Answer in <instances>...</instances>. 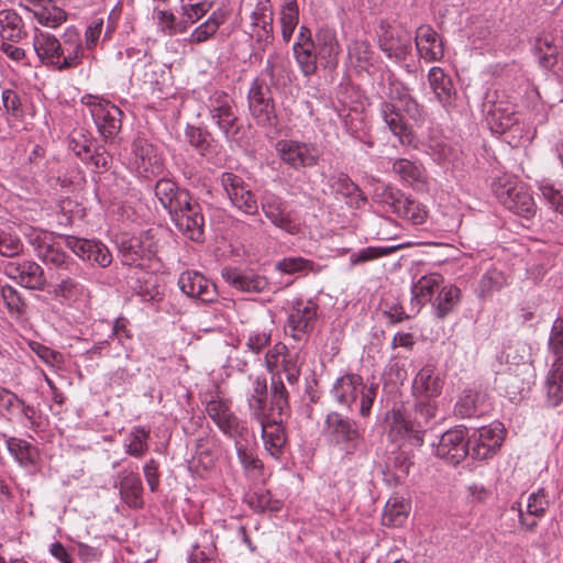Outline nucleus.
Masks as SVG:
<instances>
[{
  "instance_id": "39448f33",
  "label": "nucleus",
  "mask_w": 563,
  "mask_h": 563,
  "mask_svg": "<svg viewBox=\"0 0 563 563\" xmlns=\"http://www.w3.org/2000/svg\"><path fill=\"white\" fill-rule=\"evenodd\" d=\"M80 101L88 108L100 135L106 141L112 140L122 126L121 109L111 101L93 95H85Z\"/></svg>"
},
{
  "instance_id": "a18cd8bd",
  "label": "nucleus",
  "mask_w": 563,
  "mask_h": 563,
  "mask_svg": "<svg viewBox=\"0 0 563 563\" xmlns=\"http://www.w3.org/2000/svg\"><path fill=\"white\" fill-rule=\"evenodd\" d=\"M276 268L282 273L288 275H292L296 273L307 274L309 272L318 274L321 272L320 265L301 256L285 257L277 262Z\"/></svg>"
},
{
  "instance_id": "f704fd0d",
  "label": "nucleus",
  "mask_w": 563,
  "mask_h": 563,
  "mask_svg": "<svg viewBox=\"0 0 563 563\" xmlns=\"http://www.w3.org/2000/svg\"><path fill=\"white\" fill-rule=\"evenodd\" d=\"M267 383L266 378L256 376L252 379L251 389L246 394L247 406L254 420H263L266 415Z\"/></svg>"
},
{
  "instance_id": "5701e85b",
  "label": "nucleus",
  "mask_w": 563,
  "mask_h": 563,
  "mask_svg": "<svg viewBox=\"0 0 563 563\" xmlns=\"http://www.w3.org/2000/svg\"><path fill=\"white\" fill-rule=\"evenodd\" d=\"M428 82L437 100L451 112L456 107V90L451 77L441 67H431L428 73Z\"/></svg>"
},
{
  "instance_id": "7ed1b4c3",
  "label": "nucleus",
  "mask_w": 563,
  "mask_h": 563,
  "mask_svg": "<svg viewBox=\"0 0 563 563\" xmlns=\"http://www.w3.org/2000/svg\"><path fill=\"white\" fill-rule=\"evenodd\" d=\"M378 384H364L363 378L357 374H346L336 379L331 394L336 402L349 409L360 398V415L367 417L376 398Z\"/></svg>"
},
{
  "instance_id": "de8ad7c7",
  "label": "nucleus",
  "mask_w": 563,
  "mask_h": 563,
  "mask_svg": "<svg viewBox=\"0 0 563 563\" xmlns=\"http://www.w3.org/2000/svg\"><path fill=\"white\" fill-rule=\"evenodd\" d=\"M245 501L257 512H277L282 508V503L273 499L271 493L265 489H257L246 495Z\"/></svg>"
},
{
  "instance_id": "4d7b16f0",
  "label": "nucleus",
  "mask_w": 563,
  "mask_h": 563,
  "mask_svg": "<svg viewBox=\"0 0 563 563\" xmlns=\"http://www.w3.org/2000/svg\"><path fill=\"white\" fill-rule=\"evenodd\" d=\"M400 249V245L396 246H368L365 249H362L357 253H353L350 257L351 265H360L364 264L366 262L387 256L397 250Z\"/></svg>"
},
{
  "instance_id": "79ce46f5",
  "label": "nucleus",
  "mask_w": 563,
  "mask_h": 563,
  "mask_svg": "<svg viewBox=\"0 0 563 563\" xmlns=\"http://www.w3.org/2000/svg\"><path fill=\"white\" fill-rule=\"evenodd\" d=\"M426 427H418L415 422L407 421L400 411L393 412L391 430H397L410 441L411 445L420 446L423 443Z\"/></svg>"
},
{
  "instance_id": "f257e3e1",
  "label": "nucleus",
  "mask_w": 563,
  "mask_h": 563,
  "mask_svg": "<svg viewBox=\"0 0 563 563\" xmlns=\"http://www.w3.org/2000/svg\"><path fill=\"white\" fill-rule=\"evenodd\" d=\"M496 198L512 213L530 220L537 212V205L528 186L515 176L504 175L492 184Z\"/></svg>"
},
{
  "instance_id": "4468645a",
  "label": "nucleus",
  "mask_w": 563,
  "mask_h": 563,
  "mask_svg": "<svg viewBox=\"0 0 563 563\" xmlns=\"http://www.w3.org/2000/svg\"><path fill=\"white\" fill-rule=\"evenodd\" d=\"M261 208L271 223L288 234L296 235L300 232V222L288 211L286 202L274 194L265 195L261 200Z\"/></svg>"
},
{
  "instance_id": "20e7f679",
  "label": "nucleus",
  "mask_w": 563,
  "mask_h": 563,
  "mask_svg": "<svg viewBox=\"0 0 563 563\" xmlns=\"http://www.w3.org/2000/svg\"><path fill=\"white\" fill-rule=\"evenodd\" d=\"M549 351L553 363L547 375L544 388L547 402L558 407L563 401V319L556 318L549 336Z\"/></svg>"
},
{
  "instance_id": "8fccbe9b",
  "label": "nucleus",
  "mask_w": 563,
  "mask_h": 563,
  "mask_svg": "<svg viewBox=\"0 0 563 563\" xmlns=\"http://www.w3.org/2000/svg\"><path fill=\"white\" fill-rule=\"evenodd\" d=\"M332 188L342 196L350 198V203L358 206V201L365 202L366 197L360 187L344 173L339 174L333 183Z\"/></svg>"
},
{
  "instance_id": "58836bf2",
  "label": "nucleus",
  "mask_w": 563,
  "mask_h": 563,
  "mask_svg": "<svg viewBox=\"0 0 563 563\" xmlns=\"http://www.w3.org/2000/svg\"><path fill=\"white\" fill-rule=\"evenodd\" d=\"M507 285L508 278L505 273L497 268H490L478 280L476 288L477 297L482 300L492 298L495 292L500 291Z\"/></svg>"
},
{
  "instance_id": "ddd939ff",
  "label": "nucleus",
  "mask_w": 563,
  "mask_h": 563,
  "mask_svg": "<svg viewBox=\"0 0 563 563\" xmlns=\"http://www.w3.org/2000/svg\"><path fill=\"white\" fill-rule=\"evenodd\" d=\"M485 120L490 131L503 134L518 120L515 104L505 98H492L487 96L483 104Z\"/></svg>"
},
{
  "instance_id": "603ef678",
  "label": "nucleus",
  "mask_w": 563,
  "mask_h": 563,
  "mask_svg": "<svg viewBox=\"0 0 563 563\" xmlns=\"http://www.w3.org/2000/svg\"><path fill=\"white\" fill-rule=\"evenodd\" d=\"M250 112L256 121V124L262 128L276 130L279 125L274 100L266 102L265 106H258L250 110Z\"/></svg>"
},
{
  "instance_id": "37998d69",
  "label": "nucleus",
  "mask_w": 563,
  "mask_h": 563,
  "mask_svg": "<svg viewBox=\"0 0 563 563\" xmlns=\"http://www.w3.org/2000/svg\"><path fill=\"white\" fill-rule=\"evenodd\" d=\"M294 57L303 76L310 77L317 73L319 57L316 54V43L310 45H298L292 47Z\"/></svg>"
},
{
  "instance_id": "2eb2a0df",
  "label": "nucleus",
  "mask_w": 563,
  "mask_h": 563,
  "mask_svg": "<svg viewBox=\"0 0 563 563\" xmlns=\"http://www.w3.org/2000/svg\"><path fill=\"white\" fill-rule=\"evenodd\" d=\"M221 185L236 209L251 216L257 213L258 206L255 195L240 176L233 173H223Z\"/></svg>"
},
{
  "instance_id": "393cba45",
  "label": "nucleus",
  "mask_w": 563,
  "mask_h": 563,
  "mask_svg": "<svg viewBox=\"0 0 563 563\" xmlns=\"http://www.w3.org/2000/svg\"><path fill=\"white\" fill-rule=\"evenodd\" d=\"M316 49L320 64L328 69L336 68L341 45L333 29L321 27L316 33Z\"/></svg>"
},
{
  "instance_id": "423d86ee",
  "label": "nucleus",
  "mask_w": 563,
  "mask_h": 563,
  "mask_svg": "<svg viewBox=\"0 0 563 563\" xmlns=\"http://www.w3.org/2000/svg\"><path fill=\"white\" fill-rule=\"evenodd\" d=\"M318 317L319 306L316 301L297 298L291 301L286 331L294 340L301 341L314 330Z\"/></svg>"
},
{
  "instance_id": "a211bd4d",
  "label": "nucleus",
  "mask_w": 563,
  "mask_h": 563,
  "mask_svg": "<svg viewBox=\"0 0 563 563\" xmlns=\"http://www.w3.org/2000/svg\"><path fill=\"white\" fill-rule=\"evenodd\" d=\"M156 251L157 243L152 231H143L139 236H134L121 244V261L124 265H140V260L144 257L150 258Z\"/></svg>"
},
{
  "instance_id": "6e6552de",
  "label": "nucleus",
  "mask_w": 563,
  "mask_h": 563,
  "mask_svg": "<svg viewBox=\"0 0 563 563\" xmlns=\"http://www.w3.org/2000/svg\"><path fill=\"white\" fill-rule=\"evenodd\" d=\"M275 150L280 161L295 169L312 167L319 159L313 144L297 140H279Z\"/></svg>"
},
{
  "instance_id": "a19ab883",
  "label": "nucleus",
  "mask_w": 563,
  "mask_h": 563,
  "mask_svg": "<svg viewBox=\"0 0 563 563\" xmlns=\"http://www.w3.org/2000/svg\"><path fill=\"white\" fill-rule=\"evenodd\" d=\"M484 395L467 390L455 405L454 412L461 418H470L484 412Z\"/></svg>"
},
{
  "instance_id": "412c9836",
  "label": "nucleus",
  "mask_w": 563,
  "mask_h": 563,
  "mask_svg": "<svg viewBox=\"0 0 563 563\" xmlns=\"http://www.w3.org/2000/svg\"><path fill=\"white\" fill-rule=\"evenodd\" d=\"M5 274L15 279L21 286L43 290L46 286V278L43 268L33 261L22 263H9L5 266Z\"/></svg>"
},
{
  "instance_id": "f3484780",
  "label": "nucleus",
  "mask_w": 563,
  "mask_h": 563,
  "mask_svg": "<svg viewBox=\"0 0 563 563\" xmlns=\"http://www.w3.org/2000/svg\"><path fill=\"white\" fill-rule=\"evenodd\" d=\"M536 369L531 361L526 360L514 366H509L508 371L503 374L500 380L505 385L507 394L515 398L517 395L529 390L534 384Z\"/></svg>"
},
{
  "instance_id": "f8f14e48",
  "label": "nucleus",
  "mask_w": 563,
  "mask_h": 563,
  "mask_svg": "<svg viewBox=\"0 0 563 563\" xmlns=\"http://www.w3.org/2000/svg\"><path fill=\"white\" fill-rule=\"evenodd\" d=\"M208 108L211 119L227 137L238 134L240 129L234 110V101L228 93L223 91L213 92L209 98Z\"/></svg>"
},
{
  "instance_id": "dca6fc26",
  "label": "nucleus",
  "mask_w": 563,
  "mask_h": 563,
  "mask_svg": "<svg viewBox=\"0 0 563 563\" xmlns=\"http://www.w3.org/2000/svg\"><path fill=\"white\" fill-rule=\"evenodd\" d=\"M465 430L455 428L441 435L437 448V455L452 464H459L470 455L468 439L465 440Z\"/></svg>"
},
{
  "instance_id": "e433bc0d",
  "label": "nucleus",
  "mask_w": 563,
  "mask_h": 563,
  "mask_svg": "<svg viewBox=\"0 0 563 563\" xmlns=\"http://www.w3.org/2000/svg\"><path fill=\"white\" fill-rule=\"evenodd\" d=\"M10 406L5 408V412L13 417L18 416L30 429L36 430L41 424V411L35 406L26 404L16 394L9 396Z\"/></svg>"
},
{
  "instance_id": "49530a36",
  "label": "nucleus",
  "mask_w": 563,
  "mask_h": 563,
  "mask_svg": "<svg viewBox=\"0 0 563 563\" xmlns=\"http://www.w3.org/2000/svg\"><path fill=\"white\" fill-rule=\"evenodd\" d=\"M289 400L288 391L280 378L272 379L271 385V406L269 416H274L277 412L278 416L289 415Z\"/></svg>"
},
{
  "instance_id": "2f4dec72",
  "label": "nucleus",
  "mask_w": 563,
  "mask_h": 563,
  "mask_svg": "<svg viewBox=\"0 0 563 563\" xmlns=\"http://www.w3.org/2000/svg\"><path fill=\"white\" fill-rule=\"evenodd\" d=\"M155 196L168 213H170L175 209L185 206L190 194L188 190L179 188L170 179L162 178L155 185Z\"/></svg>"
},
{
  "instance_id": "e2e57ef3",
  "label": "nucleus",
  "mask_w": 563,
  "mask_h": 563,
  "mask_svg": "<svg viewBox=\"0 0 563 563\" xmlns=\"http://www.w3.org/2000/svg\"><path fill=\"white\" fill-rule=\"evenodd\" d=\"M250 36L254 41V49L265 52L274 41L273 23L251 26Z\"/></svg>"
},
{
  "instance_id": "ea45409f",
  "label": "nucleus",
  "mask_w": 563,
  "mask_h": 563,
  "mask_svg": "<svg viewBox=\"0 0 563 563\" xmlns=\"http://www.w3.org/2000/svg\"><path fill=\"white\" fill-rule=\"evenodd\" d=\"M225 16L221 10H216L201 24H199L187 38L190 44H201L209 41L224 23Z\"/></svg>"
},
{
  "instance_id": "72a5a7b5",
  "label": "nucleus",
  "mask_w": 563,
  "mask_h": 563,
  "mask_svg": "<svg viewBox=\"0 0 563 563\" xmlns=\"http://www.w3.org/2000/svg\"><path fill=\"white\" fill-rule=\"evenodd\" d=\"M380 114L390 132L398 137L401 144L406 145L412 142V132L393 102H383L380 106Z\"/></svg>"
},
{
  "instance_id": "052dcab7",
  "label": "nucleus",
  "mask_w": 563,
  "mask_h": 563,
  "mask_svg": "<svg viewBox=\"0 0 563 563\" xmlns=\"http://www.w3.org/2000/svg\"><path fill=\"white\" fill-rule=\"evenodd\" d=\"M150 431L144 428H135L130 435V442L125 445V452L134 457L143 456L148 450L147 440Z\"/></svg>"
},
{
  "instance_id": "473e14b6",
  "label": "nucleus",
  "mask_w": 563,
  "mask_h": 563,
  "mask_svg": "<svg viewBox=\"0 0 563 563\" xmlns=\"http://www.w3.org/2000/svg\"><path fill=\"white\" fill-rule=\"evenodd\" d=\"M261 424L262 438L265 449L271 455L277 457L286 443V435L282 426V420L277 421L271 418L268 413L264 415L263 420H256Z\"/></svg>"
},
{
  "instance_id": "13d9d810",
  "label": "nucleus",
  "mask_w": 563,
  "mask_h": 563,
  "mask_svg": "<svg viewBox=\"0 0 563 563\" xmlns=\"http://www.w3.org/2000/svg\"><path fill=\"white\" fill-rule=\"evenodd\" d=\"M551 505L549 493L544 488H538L531 493L527 500V515L542 518Z\"/></svg>"
},
{
  "instance_id": "774afa93",
  "label": "nucleus",
  "mask_w": 563,
  "mask_h": 563,
  "mask_svg": "<svg viewBox=\"0 0 563 563\" xmlns=\"http://www.w3.org/2000/svg\"><path fill=\"white\" fill-rule=\"evenodd\" d=\"M235 449L240 463L242 464L245 472H252L261 470L263 467L262 461L249 450L239 438L235 439Z\"/></svg>"
},
{
  "instance_id": "bb28decb",
  "label": "nucleus",
  "mask_w": 563,
  "mask_h": 563,
  "mask_svg": "<svg viewBox=\"0 0 563 563\" xmlns=\"http://www.w3.org/2000/svg\"><path fill=\"white\" fill-rule=\"evenodd\" d=\"M379 48L389 58L402 62L411 53V36L407 31L387 27L379 36Z\"/></svg>"
},
{
  "instance_id": "4be33fe9",
  "label": "nucleus",
  "mask_w": 563,
  "mask_h": 563,
  "mask_svg": "<svg viewBox=\"0 0 563 563\" xmlns=\"http://www.w3.org/2000/svg\"><path fill=\"white\" fill-rule=\"evenodd\" d=\"M415 44L420 58L427 63L440 62L444 57L443 43L430 25H420L416 30Z\"/></svg>"
},
{
  "instance_id": "7c9ffc66",
  "label": "nucleus",
  "mask_w": 563,
  "mask_h": 563,
  "mask_svg": "<svg viewBox=\"0 0 563 563\" xmlns=\"http://www.w3.org/2000/svg\"><path fill=\"white\" fill-rule=\"evenodd\" d=\"M119 488L121 499L131 508H142L143 486L141 477L133 471L123 470L119 473V482L114 484Z\"/></svg>"
},
{
  "instance_id": "0eeeda50",
  "label": "nucleus",
  "mask_w": 563,
  "mask_h": 563,
  "mask_svg": "<svg viewBox=\"0 0 563 563\" xmlns=\"http://www.w3.org/2000/svg\"><path fill=\"white\" fill-rule=\"evenodd\" d=\"M206 411L217 427L230 438H242L247 431L246 427L240 422L231 410V401L221 398L219 395H212L206 401Z\"/></svg>"
},
{
  "instance_id": "9d476101",
  "label": "nucleus",
  "mask_w": 563,
  "mask_h": 563,
  "mask_svg": "<svg viewBox=\"0 0 563 563\" xmlns=\"http://www.w3.org/2000/svg\"><path fill=\"white\" fill-rule=\"evenodd\" d=\"M176 228L191 241H201L203 238L205 218L200 205L187 198V203L169 213Z\"/></svg>"
},
{
  "instance_id": "9b49d317",
  "label": "nucleus",
  "mask_w": 563,
  "mask_h": 563,
  "mask_svg": "<svg viewBox=\"0 0 563 563\" xmlns=\"http://www.w3.org/2000/svg\"><path fill=\"white\" fill-rule=\"evenodd\" d=\"M130 164L131 168L144 178L156 176L163 170V159L156 147L143 137L133 141Z\"/></svg>"
},
{
  "instance_id": "c85d7f7f",
  "label": "nucleus",
  "mask_w": 563,
  "mask_h": 563,
  "mask_svg": "<svg viewBox=\"0 0 563 563\" xmlns=\"http://www.w3.org/2000/svg\"><path fill=\"white\" fill-rule=\"evenodd\" d=\"M33 47L38 59L55 69L59 70L60 58L59 52H63L59 40L48 32H44L38 27L34 29Z\"/></svg>"
},
{
  "instance_id": "a878e982",
  "label": "nucleus",
  "mask_w": 563,
  "mask_h": 563,
  "mask_svg": "<svg viewBox=\"0 0 563 563\" xmlns=\"http://www.w3.org/2000/svg\"><path fill=\"white\" fill-rule=\"evenodd\" d=\"M221 275L230 286L240 291L260 294L268 288L267 278L252 272H243L235 267H224Z\"/></svg>"
},
{
  "instance_id": "c03bdc74",
  "label": "nucleus",
  "mask_w": 563,
  "mask_h": 563,
  "mask_svg": "<svg viewBox=\"0 0 563 563\" xmlns=\"http://www.w3.org/2000/svg\"><path fill=\"white\" fill-rule=\"evenodd\" d=\"M350 63L360 70H365L372 65L373 52L365 40H355L347 46Z\"/></svg>"
},
{
  "instance_id": "6e6d98bb",
  "label": "nucleus",
  "mask_w": 563,
  "mask_h": 563,
  "mask_svg": "<svg viewBox=\"0 0 563 563\" xmlns=\"http://www.w3.org/2000/svg\"><path fill=\"white\" fill-rule=\"evenodd\" d=\"M393 172L404 181L413 184L422 179V167L409 159L398 158L393 163Z\"/></svg>"
},
{
  "instance_id": "5fc2aeb1",
  "label": "nucleus",
  "mask_w": 563,
  "mask_h": 563,
  "mask_svg": "<svg viewBox=\"0 0 563 563\" xmlns=\"http://www.w3.org/2000/svg\"><path fill=\"white\" fill-rule=\"evenodd\" d=\"M34 16L41 25L55 29L66 21L67 13L56 5H47L34 11Z\"/></svg>"
},
{
  "instance_id": "680f3d73",
  "label": "nucleus",
  "mask_w": 563,
  "mask_h": 563,
  "mask_svg": "<svg viewBox=\"0 0 563 563\" xmlns=\"http://www.w3.org/2000/svg\"><path fill=\"white\" fill-rule=\"evenodd\" d=\"M214 441L210 437L199 438L196 444V457L201 466L207 470L214 464Z\"/></svg>"
},
{
  "instance_id": "bf43d9fd",
  "label": "nucleus",
  "mask_w": 563,
  "mask_h": 563,
  "mask_svg": "<svg viewBox=\"0 0 563 563\" xmlns=\"http://www.w3.org/2000/svg\"><path fill=\"white\" fill-rule=\"evenodd\" d=\"M408 517V506L405 503L388 500L383 514V523L390 527H400Z\"/></svg>"
},
{
  "instance_id": "1a4fd4ad",
  "label": "nucleus",
  "mask_w": 563,
  "mask_h": 563,
  "mask_svg": "<svg viewBox=\"0 0 563 563\" xmlns=\"http://www.w3.org/2000/svg\"><path fill=\"white\" fill-rule=\"evenodd\" d=\"M505 439V429L500 422L482 427L468 438L470 455L475 460L492 457L501 446Z\"/></svg>"
},
{
  "instance_id": "4c0bfd02",
  "label": "nucleus",
  "mask_w": 563,
  "mask_h": 563,
  "mask_svg": "<svg viewBox=\"0 0 563 563\" xmlns=\"http://www.w3.org/2000/svg\"><path fill=\"white\" fill-rule=\"evenodd\" d=\"M461 300V290L455 285H446L441 287L435 297L432 307L438 319H444L459 305Z\"/></svg>"
},
{
  "instance_id": "0e129e2a",
  "label": "nucleus",
  "mask_w": 563,
  "mask_h": 563,
  "mask_svg": "<svg viewBox=\"0 0 563 563\" xmlns=\"http://www.w3.org/2000/svg\"><path fill=\"white\" fill-rule=\"evenodd\" d=\"M157 64L153 60V56L150 63H143L136 65L135 69L131 73V78L137 82L150 85L151 87L158 84V73L156 70Z\"/></svg>"
},
{
  "instance_id": "f03ea898",
  "label": "nucleus",
  "mask_w": 563,
  "mask_h": 563,
  "mask_svg": "<svg viewBox=\"0 0 563 563\" xmlns=\"http://www.w3.org/2000/svg\"><path fill=\"white\" fill-rule=\"evenodd\" d=\"M323 432L328 441L343 452L345 457L356 454L364 444V432L358 423L336 411L327 415Z\"/></svg>"
},
{
  "instance_id": "09e8293b",
  "label": "nucleus",
  "mask_w": 563,
  "mask_h": 563,
  "mask_svg": "<svg viewBox=\"0 0 563 563\" xmlns=\"http://www.w3.org/2000/svg\"><path fill=\"white\" fill-rule=\"evenodd\" d=\"M7 449L10 454L23 465L32 464L35 461V448L25 440L8 437L5 439Z\"/></svg>"
},
{
  "instance_id": "3c124183",
  "label": "nucleus",
  "mask_w": 563,
  "mask_h": 563,
  "mask_svg": "<svg viewBox=\"0 0 563 563\" xmlns=\"http://www.w3.org/2000/svg\"><path fill=\"white\" fill-rule=\"evenodd\" d=\"M274 100L271 87L266 82L265 78L256 77L247 92L249 110H252L258 106H265L266 102Z\"/></svg>"
},
{
  "instance_id": "6ab92c4d",
  "label": "nucleus",
  "mask_w": 563,
  "mask_h": 563,
  "mask_svg": "<svg viewBox=\"0 0 563 563\" xmlns=\"http://www.w3.org/2000/svg\"><path fill=\"white\" fill-rule=\"evenodd\" d=\"M384 202L389 205L397 216L406 218L415 224H421L427 218L424 206L393 188L384 191Z\"/></svg>"
},
{
  "instance_id": "338daca9",
  "label": "nucleus",
  "mask_w": 563,
  "mask_h": 563,
  "mask_svg": "<svg viewBox=\"0 0 563 563\" xmlns=\"http://www.w3.org/2000/svg\"><path fill=\"white\" fill-rule=\"evenodd\" d=\"M213 7L212 0H202L195 3H187L181 7L186 23L194 24L203 18Z\"/></svg>"
},
{
  "instance_id": "864d4df0",
  "label": "nucleus",
  "mask_w": 563,
  "mask_h": 563,
  "mask_svg": "<svg viewBox=\"0 0 563 563\" xmlns=\"http://www.w3.org/2000/svg\"><path fill=\"white\" fill-rule=\"evenodd\" d=\"M38 258L45 264H51L58 268H67L70 257L63 252L62 247L55 243L42 245L38 249Z\"/></svg>"
},
{
  "instance_id": "b1692460",
  "label": "nucleus",
  "mask_w": 563,
  "mask_h": 563,
  "mask_svg": "<svg viewBox=\"0 0 563 563\" xmlns=\"http://www.w3.org/2000/svg\"><path fill=\"white\" fill-rule=\"evenodd\" d=\"M59 45L63 52H59L60 65L59 71L76 68L81 64L84 46L79 31L69 26L65 30Z\"/></svg>"
},
{
  "instance_id": "c756f323",
  "label": "nucleus",
  "mask_w": 563,
  "mask_h": 563,
  "mask_svg": "<svg viewBox=\"0 0 563 563\" xmlns=\"http://www.w3.org/2000/svg\"><path fill=\"white\" fill-rule=\"evenodd\" d=\"M443 277L440 274H429L420 277L411 287L410 311L417 314L440 289Z\"/></svg>"
},
{
  "instance_id": "69168bd1",
  "label": "nucleus",
  "mask_w": 563,
  "mask_h": 563,
  "mask_svg": "<svg viewBox=\"0 0 563 563\" xmlns=\"http://www.w3.org/2000/svg\"><path fill=\"white\" fill-rule=\"evenodd\" d=\"M437 404L433 399H420L416 404L415 423L418 427H427L437 413Z\"/></svg>"
},
{
  "instance_id": "cd10ccee",
  "label": "nucleus",
  "mask_w": 563,
  "mask_h": 563,
  "mask_svg": "<svg viewBox=\"0 0 563 563\" xmlns=\"http://www.w3.org/2000/svg\"><path fill=\"white\" fill-rule=\"evenodd\" d=\"M444 380L431 365L422 367L416 375L412 393L419 399H433L441 395Z\"/></svg>"
},
{
  "instance_id": "c9c22d12",
  "label": "nucleus",
  "mask_w": 563,
  "mask_h": 563,
  "mask_svg": "<svg viewBox=\"0 0 563 563\" xmlns=\"http://www.w3.org/2000/svg\"><path fill=\"white\" fill-rule=\"evenodd\" d=\"M0 36L2 41L20 42L26 36L22 18L12 9L0 11Z\"/></svg>"
},
{
  "instance_id": "aec40b11",
  "label": "nucleus",
  "mask_w": 563,
  "mask_h": 563,
  "mask_svg": "<svg viewBox=\"0 0 563 563\" xmlns=\"http://www.w3.org/2000/svg\"><path fill=\"white\" fill-rule=\"evenodd\" d=\"M178 286L185 295L202 302H213L218 297L216 285L195 271L181 273Z\"/></svg>"
}]
</instances>
